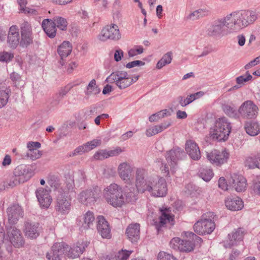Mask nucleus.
I'll use <instances>...</instances> for the list:
<instances>
[{
    "instance_id": "44",
    "label": "nucleus",
    "mask_w": 260,
    "mask_h": 260,
    "mask_svg": "<svg viewBox=\"0 0 260 260\" xmlns=\"http://www.w3.org/2000/svg\"><path fill=\"white\" fill-rule=\"evenodd\" d=\"M9 98L8 91L0 90V109L7 104Z\"/></svg>"
},
{
    "instance_id": "60",
    "label": "nucleus",
    "mask_w": 260,
    "mask_h": 260,
    "mask_svg": "<svg viewBox=\"0 0 260 260\" xmlns=\"http://www.w3.org/2000/svg\"><path fill=\"white\" fill-rule=\"evenodd\" d=\"M23 183L22 181H20V179L15 176L12 178H11L9 182L8 183V186L10 187H13L17 185Z\"/></svg>"
},
{
    "instance_id": "33",
    "label": "nucleus",
    "mask_w": 260,
    "mask_h": 260,
    "mask_svg": "<svg viewBox=\"0 0 260 260\" xmlns=\"http://www.w3.org/2000/svg\"><path fill=\"white\" fill-rule=\"evenodd\" d=\"M52 20L56 28L61 31H66L67 29L68 22L66 18L57 15L52 18Z\"/></svg>"
},
{
    "instance_id": "26",
    "label": "nucleus",
    "mask_w": 260,
    "mask_h": 260,
    "mask_svg": "<svg viewBox=\"0 0 260 260\" xmlns=\"http://www.w3.org/2000/svg\"><path fill=\"white\" fill-rule=\"evenodd\" d=\"M95 189H88L82 191L78 195V199L83 204L88 205L95 201Z\"/></svg>"
},
{
    "instance_id": "52",
    "label": "nucleus",
    "mask_w": 260,
    "mask_h": 260,
    "mask_svg": "<svg viewBox=\"0 0 260 260\" xmlns=\"http://www.w3.org/2000/svg\"><path fill=\"white\" fill-rule=\"evenodd\" d=\"M14 57V54L10 52H0V61L8 62L11 61Z\"/></svg>"
},
{
    "instance_id": "41",
    "label": "nucleus",
    "mask_w": 260,
    "mask_h": 260,
    "mask_svg": "<svg viewBox=\"0 0 260 260\" xmlns=\"http://www.w3.org/2000/svg\"><path fill=\"white\" fill-rule=\"evenodd\" d=\"M144 52L143 47L140 45L135 46L133 48L128 51V56L129 57H133L137 55L141 54Z\"/></svg>"
},
{
    "instance_id": "2",
    "label": "nucleus",
    "mask_w": 260,
    "mask_h": 260,
    "mask_svg": "<svg viewBox=\"0 0 260 260\" xmlns=\"http://www.w3.org/2000/svg\"><path fill=\"white\" fill-rule=\"evenodd\" d=\"M135 189L126 185L123 189L116 184L112 183L104 189V197L106 201L114 207H121L125 204L136 200Z\"/></svg>"
},
{
    "instance_id": "17",
    "label": "nucleus",
    "mask_w": 260,
    "mask_h": 260,
    "mask_svg": "<svg viewBox=\"0 0 260 260\" xmlns=\"http://www.w3.org/2000/svg\"><path fill=\"white\" fill-rule=\"evenodd\" d=\"M228 183L237 192L244 191L247 187L246 179L243 176L237 174L231 176L228 180Z\"/></svg>"
},
{
    "instance_id": "61",
    "label": "nucleus",
    "mask_w": 260,
    "mask_h": 260,
    "mask_svg": "<svg viewBox=\"0 0 260 260\" xmlns=\"http://www.w3.org/2000/svg\"><path fill=\"white\" fill-rule=\"evenodd\" d=\"M184 236L186 237L192 238L193 240H196L197 242H201L202 241V239L194 234L192 232H184L183 233Z\"/></svg>"
},
{
    "instance_id": "56",
    "label": "nucleus",
    "mask_w": 260,
    "mask_h": 260,
    "mask_svg": "<svg viewBox=\"0 0 260 260\" xmlns=\"http://www.w3.org/2000/svg\"><path fill=\"white\" fill-rule=\"evenodd\" d=\"M131 253V251L121 250L118 252L117 258L119 260H126Z\"/></svg>"
},
{
    "instance_id": "42",
    "label": "nucleus",
    "mask_w": 260,
    "mask_h": 260,
    "mask_svg": "<svg viewBox=\"0 0 260 260\" xmlns=\"http://www.w3.org/2000/svg\"><path fill=\"white\" fill-rule=\"evenodd\" d=\"M245 166L249 169L258 168L257 160L255 155L253 156L248 157L245 162Z\"/></svg>"
},
{
    "instance_id": "62",
    "label": "nucleus",
    "mask_w": 260,
    "mask_h": 260,
    "mask_svg": "<svg viewBox=\"0 0 260 260\" xmlns=\"http://www.w3.org/2000/svg\"><path fill=\"white\" fill-rule=\"evenodd\" d=\"M96 108L93 107H90L89 110L85 111L84 113V116L85 119H89L91 118L93 114L96 112Z\"/></svg>"
},
{
    "instance_id": "35",
    "label": "nucleus",
    "mask_w": 260,
    "mask_h": 260,
    "mask_svg": "<svg viewBox=\"0 0 260 260\" xmlns=\"http://www.w3.org/2000/svg\"><path fill=\"white\" fill-rule=\"evenodd\" d=\"M161 214L159 217V224L160 226H163L167 222L172 221L173 220V217L170 215L169 210L165 209L164 210H161Z\"/></svg>"
},
{
    "instance_id": "24",
    "label": "nucleus",
    "mask_w": 260,
    "mask_h": 260,
    "mask_svg": "<svg viewBox=\"0 0 260 260\" xmlns=\"http://www.w3.org/2000/svg\"><path fill=\"white\" fill-rule=\"evenodd\" d=\"M185 150L191 159L197 160L201 158L199 147L194 141L187 140L185 143Z\"/></svg>"
},
{
    "instance_id": "50",
    "label": "nucleus",
    "mask_w": 260,
    "mask_h": 260,
    "mask_svg": "<svg viewBox=\"0 0 260 260\" xmlns=\"http://www.w3.org/2000/svg\"><path fill=\"white\" fill-rule=\"evenodd\" d=\"M158 260H177L172 254L164 251H160L157 255Z\"/></svg>"
},
{
    "instance_id": "4",
    "label": "nucleus",
    "mask_w": 260,
    "mask_h": 260,
    "mask_svg": "<svg viewBox=\"0 0 260 260\" xmlns=\"http://www.w3.org/2000/svg\"><path fill=\"white\" fill-rule=\"evenodd\" d=\"M139 78V76L133 77L125 71H118L108 76L106 81L110 83H115L119 89H123L135 83Z\"/></svg>"
},
{
    "instance_id": "53",
    "label": "nucleus",
    "mask_w": 260,
    "mask_h": 260,
    "mask_svg": "<svg viewBox=\"0 0 260 260\" xmlns=\"http://www.w3.org/2000/svg\"><path fill=\"white\" fill-rule=\"evenodd\" d=\"M102 141L101 139H93L92 141L88 142L86 143L87 146V149H89V151L101 145Z\"/></svg>"
},
{
    "instance_id": "3",
    "label": "nucleus",
    "mask_w": 260,
    "mask_h": 260,
    "mask_svg": "<svg viewBox=\"0 0 260 260\" xmlns=\"http://www.w3.org/2000/svg\"><path fill=\"white\" fill-rule=\"evenodd\" d=\"M232 129L231 123L225 117L217 119L211 127L209 132L210 137L217 141L227 140Z\"/></svg>"
},
{
    "instance_id": "5",
    "label": "nucleus",
    "mask_w": 260,
    "mask_h": 260,
    "mask_svg": "<svg viewBox=\"0 0 260 260\" xmlns=\"http://www.w3.org/2000/svg\"><path fill=\"white\" fill-rule=\"evenodd\" d=\"M87 246V243L84 242H78L73 247H70L63 242L56 243L53 245V250L55 252L63 253L64 256L75 258L83 253Z\"/></svg>"
},
{
    "instance_id": "9",
    "label": "nucleus",
    "mask_w": 260,
    "mask_h": 260,
    "mask_svg": "<svg viewBox=\"0 0 260 260\" xmlns=\"http://www.w3.org/2000/svg\"><path fill=\"white\" fill-rule=\"evenodd\" d=\"M149 193L155 197H164L167 193L168 188L166 180L158 176H153L151 178Z\"/></svg>"
},
{
    "instance_id": "45",
    "label": "nucleus",
    "mask_w": 260,
    "mask_h": 260,
    "mask_svg": "<svg viewBox=\"0 0 260 260\" xmlns=\"http://www.w3.org/2000/svg\"><path fill=\"white\" fill-rule=\"evenodd\" d=\"M252 188L255 193L260 195V175L256 176L253 179Z\"/></svg>"
},
{
    "instance_id": "8",
    "label": "nucleus",
    "mask_w": 260,
    "mask_h": 260,
    "mask_svg": "<svg viewBox=\"0 0 260 260\" xmlns=\"http://www.w3.org/2000/svg\"><path fill=\"white\" fill-rule=\"evenodd\" d=\"M147 174V171L143 168H138L135 174V186L139 192L143 193L145 191L149 192L151 189L150 183L152 177H149L146 179L145 177Z\"/></svg>"
},
{
    "instance_id": "47",
    "label": "nucleus",
    "mask_w": 260,
    "mask_h": 260,
    "mask_svg": "<svg viewBox=\"0 0 260 260\" xmlns=\"http://www.w3.org/2000/svg\"><path fill=\"white\" fill-rule=\"evenodd\" d=\"M53 245L51 248V251L50 253H47L46 254V257L48 260H61L60 257V256L63 255V253H60V252H55L53 250Z\"/></svg>"
},
{
    "instance_id": "13",
    "label": "nucleus",
    "mask_w": 260,
    "mask_h": 260,
    "mask_svg": "<svg viewBox=\"0 0 260 260\" xmlns=\"http://www.w3.org/2000/svg\"><path fill=\"white\" fill-rule=\"evenodd\" d=\"M207 159L213 165L220 166L226 162L229 157V152L223 150L220 151L217 150H213L206 153Z\"/></svg>"
},
{
    "instance_id": "20",
    "label": "nucleus",
    "mask_w": 260,
    "mask_h": 260,
    "mask_svg": "<svg viewBox=\"0 0 260 260\" xmlns=\"http://www.w3.org/2000/svg\"><path fill=\"white\" fill-rule=\"evenodd\" d=\"M20 34L17 26L13 25L9 30L7 37V42L9 46L12 48H15L20 44Z\"/></svg>"
},
{
    "instance_id": "51",
    "label": "nucleus",
    "mask_w": 260,
    "mask_h": 260,
    "mask_svg": "<svg viewBox=\"0 0 260 260\" xmlns=\"http://www.w3.org/2000/svg\"><path fill=\"white\" fill-rule=\"evenodd\" d=\"M93 157L96 160H103L108 158V150H101L95 152L93 155Z\"/></svg>"
},
{
    "instance_id": "10",
    "label": "nucleus",
    "mask_w": 260,
    "mask_h": 260,
    "mask_svg": "<svg viewBox=\"0 0 260 260\" xmlns=\"http://www.w3.org/2000/svg\"><path fill=\"white\" fill-rule=\"evenodd\" d=\"M121 38L119 27L117 24H110L104 26L98 36V39L102 42L108 40L117 41Z\"/></svg>"
},
{
    "instance_id": "12",
    "label": "nucleus",
    "mask_w": 260,
    "mask_h": 260,
    "mask_svg": "<svg viewBox=\"0 0 260 260\" xmlns=\"http://www.w3.org/2000/svg\"><path fill=\"white\" fill-rule=\"evenodd\" d=\"M258 112V107L251 100L245 101L238 109L239 114L245 119L255 118Z\"/></svg>"
},
{
    "instance_id": "15",
    "label": "nucleus",
    "mask_w": 260,
    "mask_h": 260,
    "mask_svg": "<svg viewBox=\"0 0 260 260\" xmlns=\"http://www.w3.org/2000/svg\"><path fill=\"white\" fill-rule=\"evenodd\" d=\"M26 147L28 150L24 156H23V159L35 160L41 157L42 153L38 149L41 147V143L40 142H28L27 143Z\"/></svg>"
},
{
    "instance_id": "37",
    "label": "nucleus",
    "mask_w": 260,
    "mask_h": 260,
    "mask_svg": "<svg viewBox=\"0 0 260 260\" xmlns=\"http://www.w3.org/2000/svg\"><path fill=\"white\" fill-rule=\"evenodd\" d=\"M199 175L204 181H210L213 176L212 170L210 169H203L200 170Z\"/></svg>"
},
{
    "instance_id": "1",
    "label": "nucleus",
    "mask_w": 260,
    "mask_h": 260,
    "mask_svg": "<svg viewBox=\"0 0 260 260\" xmlns=\"http://www.w3.org/2000/svg\"><path fill=\"white\" fill-rule=\"evenodd\" d=\"M257 18L258 14L255 11L233 12L209 25L207 33L211 37L219 39L230 34L239 32L253 23Z\"/></svg>"
},
{
    "instance_id": "46",
    "label": "nucleus",
    "mask_w": 260,
    "mask_h": 260,
    "mask_svg": "<svg viewBox=\"0 0 260 260\" xmlns=\"http://www.w3.org/2000/svg\"><path fill=\"white\" fill-rule=\"evenodd\" d=\"M74 187V180L72 176H70L66 182V186L64 189H61L58 191H62L68 192V194L70 191L73 190Z\"/></svg>"
},
{
    "instance_id": "38",
    "label": "nucleus",
    "mask_w": 260,
    "mask_h": 260,
    "mask_svg": "<svg viewBox=\"0 0 260 260\" xmlns=\"http://www.w3.org/2000/svg\"><path fill=\"white\" fill-rule=\"evenodd\" d=\"M222 108L225 114L231 117L236 118L237 116V113L234 107L230 105L224 104L222 106Z\"/></svg>"
},
{
    "instance_id": "55",
    "label": "nucleus",
    "mask_w": 260,
    "mask_h": 260,
    "mask_svg": "<svg viewBox=\"0 0 260 260\" xmlns=\"http://www.w3.org/2000/svg\"><path fill=\"white\" fill-rule=\"evenodd\" d=\"M88 151H89V149H87V146H86V145L85 144L83 145L80 146L78 147L77 148H76L74 151L73 155L81 154L82 153H83L84 152H88Z\"/></svg>"
},
{
    "instance_id": "36",
    "label": "nucleus",
    "mask_w": 260,
    "mask_h": 260,
    "mask_svg": "<svg viewBox=\"0 0 260 260\" xmlns=\"http://www.w3.org/2000/svg\"><path fill=\"white\" fill-rule=\"evenodd\" d=\"M33 42L32 34L21 35L20 45L22 47H26Z\"/></svg>"
},
{
    "instance_id": "11",
    "label": "nucleus",
    "mask_w": 260,
    "mask_h": 260,
    "mask_svg": "<svg viewBox=\"0 0 260 260\" xmlns=\"http://www.w3.org/2000/svg\"><path fill=\"white\" fill-rule=\"evenodd\" d=\"M55 209L58 213L66 214L69 213L71 209V199L68 196V192L57 191Z\"/></svg>"
},
{
    "instance_id": "63",
    "label": "nucleus",
    "mask_w": 260,
    "mask_h": 260,
    "mask_svg": "<svg viewBox=\"0 0 260 260\" xmlns=\"http://www.w3.org/2000/svg\"><path fill=\"white\" fill-rule=\"evenodd\" d=\"M172 110L169 109H164L158 112V116L160 119L171 116Z\"/></svg>"
},
{
    "instance_id": "57",
    "label": "nucleus",
    "mask_w": 260,
    "mask_h": 260,
    "mask_svg": "<svg viewBox=\"0 0 260 260\" xmlns=\"http://www.w3.org/2000/svg\"><path fill=\"white\" fill-rule=\"evenodd\" d=\"M218 186L223 190L228 189V187L231 186L229 183L228 184L223 177H220L218 180Z\"/></svg>"
},
{
    "instance_id": "16",
    "label": "nucleus",
    "mask_w": 260,
    "mask_h": 260,
    "mask_svg": "<svg viewBox=\"0 0 260 260\" xmlns=\"http://www.w3.org/2000/svg\"><path fill=\"white\" fill-rule=\"evenodd\" d=\"M9 223L12 225L16 224L19 219L23 216V211L18 204H13L7 209Z\"/></svg>"
},
{
    "instance_id": "19",
    "label": "nucleus",
    "mask_w": 260,
    "mask_h": 260,
    "mask_svg": "<svg viewBox=\"0 0 260 260\" xmlns=\"http://www.w3.org/2000/svg\"><path fill=\"white\" fill-rule=\"evenodd\" d=\"M94 221V214L88 211L79 218L78 225L79 226L80 230H86L93 227Z\"/></svg>"
},
{
    "instance_id": "48",
    "label": "nucleus",
    "mask_w": 260,
    "mask_h": 260,
    "mask_svg": "<svg viewBox=\"0 0 260 260\" xmlns=\"http://www.w3.org/2000/svg\"><path fill=\"white\" fill-rule=\"evenodd\" d=\"M182 240L178 237L173 238L170 242V247L175 250H181Z\"/></svg>"
},
{
    "instance_id": "21",
    "label": "nucleus",
    "mask_w": 260,
    "mask_h": 260,
    "mask_svg": "<svg viewBox=\"0 0 260 260\" xmlns=\"http://www.w3.org/2000/svg\"><path fill=\"white\" fill-rule=\"evenodd\" d=\"M36 194L40 206L43 208H48L52 202V198L49 191L43 187H40L37 190Z\"/></svg>"
},
{
    "instance_id": "34",
    "label": "nucleus",
    "mask_w": 260,
    "mask_h": 260,
    "mask_svg": "<svg viewBox=\"0 0 260 260\" xmlns=\"http://www.w3.org/2000/svg\"><path fill=\"white\" fill-rule=\"evenodd\" d=\"M172 60V52H168L164 54L161 58L157 62L156 64V68L160 69L167 64H170Z\"/></svg>"
},
{
    "instance_id": "40",
    "label": "nucleus",
    "mask_w": 260,
    "mask_h": 260,
    "mask_svg": "<svg viewBox=\"0 0 260 260\" xmlns=\"http://www.w3.org/2000/svg\"><path fill=\"white\" fill-rule=\"evenodd\" d=\"M252 78V76L247 72L245 74L237 77L236 78V81L237 84H240L242 86L245 83L251 80Z\"/></svg>"
},
{
    "instance_id": "28",
    "label": "nucleus",
    "mask_w": 260,
    "mask_h": 260,
    "mask_svg": "<svg viewBox=\"0 0 260 260\" xmlns=\"http://www.w3.org/2000/svg\"><path fill=\"white\" fill-rule=\"evenodd\" d=\"M126 234L132 242H137L140 238V224L137 223L129 224L126 229Z\"/></svg>"
},
{
    "instance_id": "30",
    "label": "nucleus",
    "mask_w": 260,
    "mask_h": 260,
    "mask_svg": "<svg viewBox=\"0 0 260 260\" xmlns=\"http://www.w3.org/2000/svg\"><path fill=\"white\" fill-rule=\"evenodd\" d=\"M42 27L48 37L53 38L56 34V28L52 19H45L42 22Z\"/></svg>"
},
{
    "instance_id": "18",
    "label": "nucleus",
    "mask_w": 260,
    "mask_h": 260,
    "mask_svg": "<svg viewBox=\"0 0 260 260\" xmlns=\"http://www.w3.org/2000/svg\"><path fill=\"white\" fill-rule=\"evenodd\" d=\"M14 175L23 183L28 180L34 175V173L28 166L20 165L14 169Z\"/></svg>"
},
{
    "instance_id": "29",
    "label": "nucleus",
    "mask_w": 260,
    "mask_h": 260,
    "mask_svg": "<svg viewBox=\"0 0 260 260\" xmlns=\"http://www.w3.org/2000/svg\"><path fill=\"white\" fill-rule=\"evenodd\" d=\"M226 208L231 211H238L244 206L242 200L238 197H229L225 200Z\"/></svg>"
},
{
    "instance_id": "22",
    "label": "nucleus",
    "mask_w": 260,
    "mask_h": 260,
    "mask_svg": "<svg viewBox=\"0 0 260 260\" xmlns=\"http://www.w3.org/2000/svg\"><path fill=\"white\" fill-rule=\"evenodd\" d=\"M244 232L241 229H237L235 232L228 235V239L224 242L225 248H231L236 245L243 239Z\"/></svg>"
},
{
    "instance_id": "32",
    "label": "nucleus",
    "mask_w": 260,
    "mask_h": 260,
    "mask_svg": "<svg viewBox=\"0 0 260 260\" xmlns=\"http://www.w3.org/2000/svg\"><path fill=\"white\" fill-rule=\"evenodd\" d=\"M100 89L96 84L95 80L92 79L86 86V89L84 90V93L88 97H90L91 96L97 95L100 92Z\"/></svg>"
},
{
    "instance_id": "59",
    "label": "nucleus",
    "mask_w": 260,
    "mask_h": 260,
    "mask_svg": "<svg viewBox=\"0 0 260 260\" xmlns=\"http://www.w3.org/2000/svg\"><path fill=\"white\" fill-rule=\"evenodd\" d=\"M124 52L120 49H118L115 51L114 54V58L115 61L118 62L120 61L123 56Z\"/></svg>"
},
{
    "instance_id": "14",
    "label": "nucleus",
    "mask_w": 260,
    "mask_h": 260,
    "mask_svg": "<svg viewBox=\"0 0 260 260\" xmlns=\"http://www.w3.org/2000/svg\"><path fill=\"white\" fill-rule=\"evenodd\" d=\"M117 172L121 179L127 185H133L132 168L126 162L120 163L117 168Z\"/></svg>"
},
{
    "instance_id": "31",
    "label": "nucleus",
    "mask_w": 260,
    "mask_h": 260,
    "mask_svg": "<svg viewBox=\"0 0 260 260\" xmlns=\"http://www.w3.org/2000/svg\"><path fill=\"white\" fill-rule=\"evenodd\" d=\"M244 128L246 133L251 136H256L260 133V125L255 122H246Z\"/></svg>"
},
{
    "instance_id": "58",
    "label": "nucleus",
    "mask_w": 260,
    "mask_h": 260,
    "mask_svg": "<svg viewBox=\"0 0 260 260\" xmlns=\"http://www.w3.org/2000/svg\"><path fill=\"white\" fill-rule=\"evenodd\" d=\"M145 64V62L141 60H134L127 63L126 64V67L128 69H131L137 66H143Z\"/></svg>"
},
{
    "instance_id": "23",
    "label": "nucleus",
    "mask_w": 260,
    "mask_h": 260,
    "mask_svg": "<svg viewBox=\"0 0 260 260\" xmlns=\"http://www.w3.org/2000/svg\"><path fill=\"white\" fill-rule=\"evenodd\" d=\"M97 230L103 238H111V230L109 223L103 216H99L97 218Z\"/></svg>"
},
{
    "instance_id": "6",
    "label": "nucleus",
    "mask_w": 260,
    "mask_h": 260,
    "mask_svg": "<svg viewBox=\"0 0 260 260\" xmlns=\"http://www.w3.org/2000/svg\"><path fill=\"white\" fill-rule=\"evenodd\" d=\"M215 215L213 212H209L204 214L201 219L194 224V232L199 235L211 234L215 228Z\"/></svg>"
},
{
    "instance_id": "25",
    "label": "nucleus",
    "mask_w": 260,
    "mask_h": 260,
    "mask_svg": "<svg viewBox=\"0 0 260 260\" xmlns=\"http://www.w3.org/2000/svg\"><path fill=\"white\" fill-rule=\"evenodd\" d=\"M41 228L38 223L26 222L25 223L24 232L25 236L29 239H36L39 234Z\"/></svg>"
},
{
    "instance_id": "27",
    "label": "nucleus",
    "mask_w": 260,
    "mask_h": 260,
    "mask_svg": "<svg viewBox=\"0 0 260 260\" xmlns=\"http://www.w3.org/2000/svg\"><path fill=\"white\" fill-rule=\"evenodd\" d=\"M72 50V45L69 41H63L57 49V52L60 57L59 63L63 66L64 63L63 58L69 56Z\"/></svg>"
},
{
    "instance_id": "54",
    "label": "nucleus",
    "mask_w": 260,
    "mask_h": 260,
    "mask_svg": "<svg viewBox=\"0 0 260 260\" xmlns=\"http://www.w3.org/2000/svg\"><path fill=\"white\" fill-rule=\"evenodd\" d=\"M70 87L66 86L61 88L56 94V100L58 103L70 90Z\"/></svg>"
},
{
    "instance_id": "49",
    "label": "nucleus",
    "mask_w": 260,
    "mask_h": 260,
    "mask_svg": "<svg viewBox=\"0 0 260 260\" xmlns=\"http://www.w3.org/2000/svg\"><path fill=\"white\" fill-rule=\"evenodd\" d=\"M178 100L179 104L182 107H185L194 101L191 94L188 95L185 99H184L182 96H180L178 98Z\"/></svg>"
},
{
    "instance_id": "39",
    "label": "nucleus",
    "mask_w": 260,
    "mask_h": 260,
    "mask_svg": "<svg viewBox=\"0 0 260 260\" xmlns=\"http://www.w3.org/2000/svg\"><path fill=\"white\" fill-rule=\"evenodd\" d=\"M194 244L188 240H182L181 245L180 251L190 252L194 249Z\"/></svg>"
},
{
    "instance_id": "64",
    "label": "nucleus",
    "mask_w": 260,
    "mask_h": 260,
    "mask_svg": "<svg viewBox=\"0 0 260 260\" xmlns=\"http://www.w3.org/2000/svg\"><path fill=\"white\" fill-rule=\"evenodd\" d=\"M197 11L200 18L207 16L210 13V10L207 8L199 9L197 10Z\"/></svg>"
},
{
    "instance_id": "43",
    "label": "nucleus",
    "mask_w": 260,
    "mask_h": 260,
    "mask_svg": "<svg viewBox=\"0 0 260 260\" xmlns=\"http://www.w3.org/2000/svg\"><path fill=\"white\" fill-rule=\"evenodd\" d=\"M21 35L32 34L31 26L27 21H24L20 25Z\"/></svg>"
},
{
    "instance_id": "7",
    "label": "nucleus",
    "mask_w": 260,
    "mask_h": 260,
    "mask_svg": "<svg viewBox=\"0 0 260 260\" xmlns=\"http://www.w3.org/2000/svg\"><path fill=\"white\" fill-rule=\"evenodd\" d=\"M184 155L183 150L179 148H174L167 151L166 154L167 164H161V166L160 167L161 172L168 175L169 174V166L170 167V170L174 171L177 166L178 161L182 159Z\"/></svg>"
}]
</instances>
